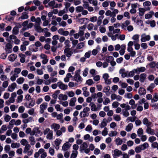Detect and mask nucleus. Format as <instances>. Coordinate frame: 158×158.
<instances>
[{"mask_svg":"<svg viewBox=\"0 0 158 158\" xmlns=\"http://www.w3.org/2000/svg\"><path fill=\"white\" fill-rule=\"evenodd\" d=\"M90 108L88 107H86L84 108L82 111L80 112V116L81 118H84L88 117L89 115L88 112L90 111Z\"/></svg>","mask_w":158,"mask_h":158,"instance_id":"obj_4","label":"nucleus"},{"mask_svg":"<svg viewBox=\"0 0 158 158\" xmlns=\"http://www.w3.org/2000/svg\"><path fill=\"white\" fill-rule=\"evenodd\" d=\"M62 142V140L59 138L56 139L54 142L56 147H58L61 144Z\"/></svg>","mask_w":158,"mask_h":158,"instance_id":"obj_46","label":"nucleus"},{"mask_svg":"<svg viewBox=\"0 0 158 158\" xmlns=\"http://www.w3.org/2000/svg\"><path fill=\"white\" fill-rule=\"evenodd\" d=\"M58 99L60 101H66L68 99L67 95L61 94L59 95Z\"/></svg>","mask_w":158,"mask_h":158,"instance_id":"obj_24","label":"nucleus"},{"mask_svg":"<svg viewBox=\"0 0 158 158\" xmlns=\"http://www.w3.org/2000/svg\"><path fill=\"white\" fill-rule=\"evenodd\" d=\"M42 132L39 130V128L38 127H34L31 133V135H35L37 136H40L42 135Z\"/></svg>","mask_w":158,"mask_h":158,"instance_id":"obj_5","label":"nucleus"},{"mask_svg":"<svg viewBox=\"0 0 158 158\" xmlns=\"http://www.w3.org/2000/svg\"><path fill=\"white\" fill-rule=\"evenodd\" d=\"M145 23L147 24L150 25L152 27H154L156 26V22L154 20H148L146 21Z\"/></svg>","mask_w":158,"mask_h":158,"instance_id":"obj_26","label":"nucleus"},{"mask_svg":"<svg viewBox=\"0 0 158 158\" xmlns=\"http://www.w3.org/2000/svg\"><path fill=\"white\" fill-rule=\"evenodd\" d=\"M110 2L108 0H106L102 4V6L104 8H106L107 7L109 4Z\"/></svg>","mask_w":158,"mask_h":158,"instance_id":"obj_57","label":"nucleus"},{"mask_svg":"<svg viewBox=\"0 0 158 158\" xmlns=\"http://www.w3.org/2000/svg\"><path fill=\"white\" fill-rule=\"evenodd\" d=\"M89 106L90 107V109L93 111H97L101 110L102 105H98L97 107L96 105L94 103L91 102L89 104Z\"/></svg>","mask_w":158,"mask_h":158,"instance_id":"obj_6","label":"nucleus"},{"mask_svg":"<svg viewBox=\"0 0 158 158\" xmlns=\"http://www.w3.org/2000/svg\"><path fill=\"white\" fill-rule=\"evenodd\" d=\"M120 50L119 51V53L120 55H123L125 52L126 45L125 44H123L121 45Z\"/></svg>","mask_w":158,"mask_h":158,"instance_id":"obj_22","label":"nucleus"},{"mask_svg":"<svg viewBox=\"0 0 158 158\" xmlns=\"http://www.w3.org/2000/svg\"><path fill=\"white\" fill-rule=\"evenodd\" d=\"M146 10L145 8H139V15L140 16H143L145 12V11Z\"/></svg>","mask_w":158,"mask_h":158,"instance_id":"obj_43","label":"nucleus"},{"mask_svg":"<svg viewBox=\"0 0 158 158\" xmlns=\"http://www.w3.org/2000/svg\"><path fill=\"white\" fill-rule=\"evenodd\" d=\"M133 127L132 123H129L126 127L125 130L127 132H130L131 131Z\"/></svg>","mask_w":158,"mask_h":158,"instance_id":"obj_31","label":"nucleus"},{"mask_svg":"<svg viewBox=\"0 0 158 158\" xmlns=\"http://www.w3.org/2000/svg\"><path fill=\"white\" fill-rule=\"evenodd\" d=\"M113 119L116 121H119L121 119L120 116L117 114H114L113 116Z\"/></svg>","mask_w":158,"mask_h":158,"instance_id":"obj_49","label":"nucleus"},{"mask_svg":"<svg viewBox=\"0 0 158 158\" xmlns=\"http://www.w3.org/2000/svg\"><path fill=\"white\" fill-rule=\"evenodd\" d=\"M151 5V2L149 1H146L143 3V6L146 10H149L150 8L149 6Z\"/></svg>","mask_w":158,"mask_h":158,"instance_id":"obj_17","label":"nucleus"},{"mask_svg":"<svg viewBox=\"0 0 158 158\" xmlns=\"http://www.w3.org/2000/svg\"><path fill=\"white\" fill-rule=\"evenodd\" d=\"M12 45L10 43H6V44L5 50L8 53H10L11 52Z\"/></svg>","mask_w":158,"mask_h":158,"instance_id":"obj_12","label":"nucleus"},{"mask_svg":"<svg viewBox=\"0 0 158 158\" xmlns=\"http://www.w3.org/2000/svg\"><path fill=\"white\" fill-rule=\"evenodd\" d=\"M143 124L145 125L147 127H152V123L149 121L148 119L146 117L144 118L143 120Z\"/></svg>","mask_w":158,"mask_h":158,"instance_id":"obj_13","label":"nucleus"},{"mask_svg":"<svg viewBox=\"0 0 158 158\" xmlns=\"http://www.w3.org/2000/svg\"><path fill=\"white\" fill-rule=\"evenodd\" d=\"M40 25L35 24L34 27L35 30L38 32H42L43 29L40 27Z\"/></svg>","mask_w":158,"mask_h":158,"instance_id":"obj_40","label":"nucleus"},{"mask_svg":"<svg viewBox=\"0 0 158 158\" xmlns=\"http://www.w3.org/2000/svg\"><path fill=\"white\" fill-rule=\"evenodd\" d=\"M143 130L142 128H139L137 131V134L138 136L141 137V135L143 134Z\"/></svg>","mask_w":158,"mask_h":158,"instance_id":"obj_56","label":"nucleus"},{"mask_svg":"<svg viewBox=\"0 0 158 158\" xmlns=\"http://www.w3.org/2000/svg\"><path fill=\"white\" fill-rule=\"evenodd\" d=\"M44 135H46V139L49 140H52L53 139V131L49 128H46L44 131Z\"/></svg>","mask_w":158,"mask_h":158,"instance_id":"obj_3","label":"nucleus"},{"mask_svg":"<svg viewBox=\"0 0 158 158\" xmlns=\"http://www.w3.org/2000/svg\"><path fill=\"white\" fill-rule=\"evenodd\" d=\"M138 92L140 95H144L146 94V91L144 88L140 87L138 89Z\"/></svg>","mask_w":158,"mask_h":158,"instance_id":"obj_29","label":"nucleus"},{"mask_svg":"<svg viewBox=\"0 0 158 158\" xmlns=\"http://www.w3.org/2000/svg\"><path fill=\"white\" fill-rule=\"evenodd\" d=\"M20 144L19 143H12L11 145V147L12 148H18L20 147Z\"/></svg>","mask_w":158,"mask_h":158,"instance_id":"obj_53","label":"nucleus"},{"mask_svg":"<svg viewBox=\"0 0 158 158\" xmlns=\"http://www.w3.org/2000/svg\"><path fill=\"white\" fill-rule=\"evenodd\" d=\"M85 43L84 42H81L79 43L77 46V48L78 49H80L84 47Z\"/></svg>","mask_w":158,"mask_h":158,"instance_id":"obj_60","label":"nucleus"},{"mask_svg":"<svg viewBox=\"0 0 158 158\" xmlns=\"http://www.w3.org/2000/svg\"><path fill=\"white\" fill-rule=\"evenodd\" d=\"M77 99L76 97H73L71 98L70 100L69 104L71 106H74L75 104V102H76Z\"/></svg>","mask_w":158,"mask_h":158,"instance_id":"obj_33","label":"nucleus"},{"mask_svg":"<svg viewBox=\"0 0 158 158\" xmlns=\"http://www.w3.org/2000/svg\"><path fill=\"white\" fill-rule=\"evenodd\" d=\"M13 33L14 35H17L19 32V29L17 27H15L12 30Z\"/></svg>","mask_w":158,"mask_h":158,"instance_id":"obj_63","label":"nucleus"},{"mask_svg":"<svg viewBox=\"0 0 158 158\" xmlns=\"http://www.w3.org/2000/svg\"><path fill=\"white\" fill-rule=\"evenodd\" d=\"M135 70L136 71V73L139 74L140 72H143L145 71L146 68L144 67H141L135 69Z\"/></svg>","mask_w":158,"mask_h":158,"instance_id":"obj_23","label":"nucleus"},{"mask_svg":"<svg viewBox=\"0 0 158 158\" xmlns=\"http://www.w3.org/2000/svg\"><path fill=\"white\" fill-rule=\"evenodd\" d=\"M139 35L138 34H135L132 37V39L134 40V43H138L139 41Z\"/></svg>","mask_w":158,"mask_h":158,"instance_id":"obj_37","label":"nucleus"},{"mask_svg":"<svg viewBox=\"0 0 158 158\" xmlns=\"http://www.w3.org/2000/svg\"><path fill=\"white\" fill-rule=\"evenodd\" d=\"M107 119L105 118H104L100 124V127L101 128H104L107 125Z\"/></svg>","mask_w":158,"mask_h":158,"instance_id":"obj_34","label":"nucleus"},{"mask_svg":"<svg viewBox=\"0 0 158 158\" xmlns=\"http://www.w3.org/2000/svg\"><path fill=\"white\" fill-rule=\"evenodd\" d=\"M24 81V79L23 77H20L16 80V82L19 85L23 83Z\"/></svg>","mask_w":158,"mask_h":158,"instance_id":"obj_48","label":"nucleus"},{"mask_svg":"<svg viewBox=\"0 0 158 158\" xmlns=\"http://www.w3.org/2000/svg\"><path fill=\"white\" fill-rule=\"evenodd\" d=\"M72 77V75L70 73L67 74L66 77L64 79V81L65 82H68L69 81L70 78Z\"/></svg>","mask_w":158,"mask_h":158,"instance_id":"obj_41","label":"nucleus"},{"mask_svg":"<svg viewBox=\"0 0 158 158\" xmlns=\"http://www.w3.org/2000/svg\"><path fill=\"white\" fill-rule=\"evenodd\" d=\"M83 9V7L81 6H77L75 8L76 10L77 13L81 12Z\"/></svg>","mask_w":158,"mask_h":158,"instance_id":"obj_55","label":"nucleus"},{"mask_svg":"<svg viewBox=\"0 0 158 158\" xmlns=\"http://www.w3.org/2000/svg\"><path fill=\"white\" fill-rule=\"evenodd\" d=\"M140 146L142 150H144L145 149L148 148L149 146V144L145 142L143 143V144L140 145Z\"/></svg>","mask_w":158,"mask_h":158,"instance_id":"obj_47","label":"nucleus"},{"mask_svg":"<svg viewBox=\"0 0 158 158\" xmlns=\"http://www.w3.org/2000/svg\"><path fill=\"white\" fill-rule=\"evenodd\" d=\"M104 18V16H99L98 17L97 22V25L100 26L102 23V20Z\"/></svg>","mask_w":158,"mask_h":158,"instance_id":"obj_50","label":"nucleus"},{"mask_svg":"<svg viewBox=\"0 0 158 158\" xmlns=\"http://www.w3.org/2000/svg\"><path fill=\"white\" fill-rule=\"evenodd\" d=\"M88 147L87 143L86 142H83L80 146V149L81 152L84 151Z\"/></svg>","mask_w":158,"mask_h":158,"instance_id":"obj_28","label":"nucleus"},{"mask_svg":"<svg viewBox=\"0 0 158 158\" xmlns=\"http://www.w3.org/2000/svg\"><path fill=\"white\" fill-rule=\"evenodd\" d=\"M64 53L68 57H70L73 54V52L69 48H65L64 50Z\"/></svg>","mask_w":158,"mask_h":158,"instance_id":"obj_15","label":"nucleus"},{"mask_svg":"<svg viewBox=\"0 0 158 158\" xmlns=\"http://www.w3.org/2000/svg\"><path fill=\"white\" fill-rule=\"evenodd\" d=\"M45 150L43 148L40 149L37 152H35L34 155V157L35 158H38L40 156V154H42L44 152Z\"/></svg>","mask_w":158,"mask_h":158,"instance_id":"obj_21","label":"nucleus"},{"mask_svg":"<svg viewBox=\"0 0 158 158\" xmlns=\"http://www.w3.org/2000/svg\"><path fill=\"white\" fill-rule=\"evenodd\" d=\"M120 106L122 108H124L122 110L123 115L125 117L128 116L129 115V113L128 110L131 109V106L128 105H126L125 103L121 104Z\"/></svg>","mask_w":158,"mask_h":158,"instance_id":"obj_1","label":"nucleus"},{"mask_svg":"<svg viewBox=\"0 0 158 158\" xmlns=\"http://www.w3.org/2000/svg\"><path fill=\"white\" fill-rule=\"evenodd\" d=\"M17 55L15 54H11L9 55L8 57V59L10 61H14L17 58Z\"/></svg>","mask_w":158,"mask_h":158,"instance_id":"obj_32","label":"nucleus"},{"mask_svg":"<svg viewBox=\"0 0 158 158\" xmlns=\"http://www.w3.org/2000/svg\"><path fill=\"white\" fill-rule=\"evenodd\" d=\"M110 9L113 10L116 4L115 2L114 1H111L110 2Z\"/></svg>","mask_w":158,"mask_h":158,"instance_id":"obj_62","label":"nucleus"},{"mask_svg":"<svg viewBox=\"0 0 158 158\" xmlns=\"http://www.w3.org/2000/svg\"><path fill=\"white\" fill-rule=\"evenodd\" d=\"M89 2L94 6H97L98 4V1L97 0H88Z\"/></svg>","mask_w":158,"mask_h":158,"instance_id":"obj_52","label":"nucleus"},{"mask_svg":"<svg viewBox=\"0 0 158 158\" xmlns=\"http://www.w3.org/2000/svg\"><path fill=\"white\" fill-rule=\"evenodd\" d=\"M81 69H79L75 73L74 76V80L79 84H80L82 81L83 79L80 75Z\"/></svg>","mask_w":158,"mask_h":158,"instance_id":"obj_2","label":"nucleus"},{"mask_svg":"<svg viewBox=\"0 0 158 158\" xmlns=\"http://www.w3.org/2000/svg\"><path fill=\"white\" fill-rule=\"evenodd\" d=\"M147 75L145 73H144L141 74L139 75V81L141 82H144L145 79L146 78Z\"/></svg>","mask_w":158,"mask_h":158,"instance_id":"obj_27","label":"nucleus"},{"mask_svg":"<svg viewBox=\"0 0 158 158\" xmlns=\"http://www.w3.org/2000/svg\"><path fill=\"white\" fill-rule=\"evenodd\" d=\"M150 37L149 35H146L145 34L143 33L141 35L140 40L141 42H145L150 40Z\"/></svg>","mask_w":158,"mask_h":158,"instance_id":"obj_8","label":"nucleus"},{"mask_svg":"<svg viewBox=\"0 0 158 158\" xmlns=\"http://www.w3.org/2000/svg\"><path fill=\"white\" fill-rule=\"evenodd\" d=\"M50 127L51 129L53 130L55 132L60 128V126L59 124L54 123L50 125Z\"/></svg>","mask_w":158,"mask_h":158,"instance_id":"obj_10","label":"nucleus"},{"mask_svg":"<svg viewBox=\"0 0 158 158\" xmlns=\"http://www.w3.org/2000/svg\"><path fill=\"white\" fill-rule=\"evenodd\" d=\"M129 104L131 106V108L132 109L136 108V106L135 104V101L133 99H131L129 102Z\"/></svg>","mask_w":158,"mask_h":158,"instance_id":"obj_44","label":"nucleus"},{"mask_svg":"<svg viewBox=\"0 0 158 158\" xmlns=\"http://www.w3.org/2000/svg\"><path fill=\"white\" fill-rule=\"evenodd\" d=\"M152 127H147L146 132L148 134L151 135H154L155 134V130L151 128Z\"/></svg>","mask_w":158,"mask_h":158,"instance_id":"obj_20","label":"nucleus"},{"mask_svg":"<svg viewBox=\"0 0 158 158\" xmlns=\"http://www.w3.org/2000/svg\"><path fill=\"white\" fill-rule=\"evenodd\" d=\"M47 106L48 103L45 102H44L40 105V113L41 114L43 113L44 110L47 109Z\"/></svg>","mask_w":158,"mask_h":158,"instance_id":"obj_9","label":"nucleus"},{"mask_svg":"<svg viewBox=\"0 0 158 158\" xmlns=\"http://www.w3.org/2000/svg\"><path fill=\"white\" fill-rule=\"evenodd\" d=\"M31 146L30 144H28L26 146H25V147L23 149V153L26 154L30 148Z\"/></svg>","mask_w":158,"mask_h":158,"instance_id":"obj_51","label":"nucleus"},{"mask_svg":"<svg viewBox=\"0 0 158 158\" xmlns=\"http://www.w3.org/2000/svg\"><path fill=\"white\" fill-rule=\"evenodd\" d=\"M156 87V85L154 83H151L147 88V90L151 93L153 92V89Z\"/></svg>","mask_w":158,"mask_h":158,"instance_id":"obj_18","label":"nucleus"},{"mask_svg":"<svg viewBox=\"0 0 158 158\" xmlns=\"http://www.w3.org/2000/svg\"><path fill=\"white\" fill-rule=\"evenodd\" d=\"M10 75H11L10 79L12 81H15L16 78L18 77V75L17 74H14L13 71H12L10 73Z\"/></svg>","mask_w":158,"mask_h":158,"instance_id":"obj_25","label":"nucleus"},{"mask_svg":"<svg viewBox=\"0 0 158 158\" xmlns=\"http://www.w3.org/2000/svg\"><path fill=\"white\" fill-rule=\"evenodd\" d=\"M29 139L31 144L32 145H34L36 143L34 137L32 136H30Z\"/></svg>","mask_w":158,"mask_h":158,"instance_id":"obj_42","label":"nucleus"},{"mask_svg":"<svg viewBox=\"0 0 158 158\" xmlns=\"http://www.w3.org/2000/svg\"><path fill=\"white\" fill-rule=\"evenodd\" d=\"M58 87L60 89L63 90H65L68 88V86L65 85L61 82H59L57 83Z\"/></svg>","mask_w":158,"mask_h":158,"instance_id":"obj_19","label":"nucleus"},{"mask_svg":"<svg viewBox=\"0 0 158 158\" xmlns=\"http://www.w3.org/2000/svg\"><path fill=\"white\" fill-rule=\"evenodd\" d=\"M17 85L15 82H13L11 84L8 86L7 89L8 91L10 92H13L16 88Z\"/></svg>","mask_w":158,"mask_h":158,"instance_id":"obj_14","label":"nucleus"},{"mask_svg":"<svg viewBox=\"0 0 158 158\" xmlns=\"http://www.w3.org/2000/svg\"><path fill=\"white\" fill-rule=\"evenodd\" d=\"M55 108L57 111H60L61 112L63 111V108H60V106L59 104H56L55 106Z\"/></svg>","mask_w":158,"mask_h":158,"instance_id":"obj_61","label":"nucleus"},{"mask_svg":"<svg viewBox=\"0 0 158 158\" xmlns=\"http://www.w3.org/2000/svg\"><path fill=\"white\" fill-rule=\"evenodd\" d=\"M158 101V93H155L153 96V98L151 100V102L153 103L157 102Z\"/></svg>","mask_w":158,"mask_h":158,"instance_id":"obj_36","label":"nucleus"},{"mask_svg":"<svg viewBox=\"0 0 158 158\" xmlns=\"http://www.w3.org/2000/svg\"><path fill=\"white\" fill-rule=\"evenodd\" d=\"M128 77H131L134 75L135 73H136V71L135 70V69L130 71L129 73L128 72Z\"/></svg>","mask_w":158,"mask_h":158,"instance_id":"obj_58","label":"nucleus"},{"mask_svg":"<svg viewBox=\"0 0 158 158\" xmlns=\"http://www.w3.org/2000/svg\"><path fill=\"white\" fill-rule=\"evenodd\" d=\"M20 143L22 145L25 146L29 144V143L26 139H23L21 140Z\"/></svg>","mask_w":158,"mask_h":158,"instance_id":"obj_54","label":"nucleus"},{"mask_svg":"<svg viewBox=\"0 0 158 158\" xmlns=\"http://www.w3.org/2000/svg\"><path fill=\"white\" fill-rule=\"evenodd\" d=\"M154 14V13L152 11L149 12L148 13L146 14L145 15V19H148L151 18Z\"/></svg>","mask_w":158,"mask_h":158,"instance_id":"obj_35","label":"nucleus"},{"mask_svg":"<svg viewBox=\"0 0 158 158\" xmlns=\"http://www.w3.org/2000/svg\"><path fill=\"white\" fill-rule=\"evenodd\" d=\"M19 56L20 58V62L22 63H24L25 62V55L22 53H20L19 54Z\"/></svg>","mask_w":158,"mask_h":158,"instance_id":"obj_38","label":"nucleus"},{"mask_svg":"<svg viewBox=\"0 0 158 158\" xmlns=\"http://www.w3.org/2000/svg\"><path fill=\"white\" fill-rule=\"evenodd\" d=\"M115 142L117 145H121L123 142V141L122 139L119 137H117L114 140Z\"/></svg>","mask_w":158,"mask_h":158,"instance_id":"obj_39","label":"nucleus"},{"mask_svg":"<svg viewBox=\"0 0 158 158\" xmlns=\"http://www.w3.org/2000/svg\"><path fill=\"white\" fill-rule=\"evenodd\" d=\"M103 78L104 79L105 83L107 85L110 84L111 82L110 79L109 78V74L107 73H105L103 75Z\"/></svg>","mask_w":158,"mask_h":158,"instance_id":"obj_7","label":"nucleus"},{"mask_svg":"<svg viewBox=\"0 0 158 158\" xmlns=\"http://www.w3.org/2000/svg\"><path fill=\"white\" fill-rule=\"evenodd\" d=\"M122 154V152L117 149L114 150L112 152V155L114 158L119 157Z\"/></svg>","mask_w":158,"mask_h":158,"instance_id":"obj_11","label":"nucleus"},{"mask_svg":"<svg viewBox=\"0 0 158 158\" xmlns=\"http://www.w3.org/2000/svg\"><path fill=\"white\" fill-rule=\"evenodd\" d=\"M135 117H129L126 119V121L127 123H129V122H133L135 121Z\"/></svg>","mask_w":158,"mask_h":158,"instance_id":"obj_45","label":"nucleus"},{"mask_svg":"<svg viewBox=\"0 0 158 158\" xmlns=\"http://www.w3.org/2000/svg\"><path fill=\"white\" fill-rule=\"evenodd\" d=\"M110 89V87L109 86L105 87L103 89V92L105 93L106 95L109 96L110 95L109 91Z\"/></svg>","mask_w":158,"mask_h":158,"instance_id":"obj_30","label":"nucleus"},{"mask_svg":"<svg viewBox=\"0 0 158 158\" xmlns=\"http://www.w3.org/2000/svg\"><path fill=\"white\" fill-rule=\"evenodd\" d=\"M78 154V152L72 151V153L70 156V158H76L77 157Z\"/></svg>","mask_w":158,"mask_h":158,"instance_id":"obj_59","label":"nucleus"},{"mask_svg":"<svg viewBox=\"0 0 158 158\" xmlns=\"http://www.w3.org/2000/svg\"><path fill=\"white\" fill-rule=\"evenodd\" d=\"M71 144L68 142L64 143L62 147V150L63 151H67L70 148Z\"/></svg>","mask_w":158,"mask_h":158,"instance_id":"obj_16","label":"nucleus"},{"mask_svg":"<svg viewBox=\"0 0 158 158\" xmlns=\"http://www.w3.org/2000/svg\"><path fill=\"white\" fill-rule=\"evenodd\" d=\"M156 137L154 136H151L148 139V141L151 143H153L154 141L156 140Z\"/></svg>","mask_w":158,"mask_h":158,"instance_id":"obj_64","label":"nucleus"}]
</instances>
